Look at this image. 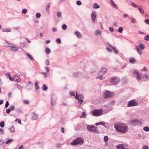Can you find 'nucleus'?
Segmentation results:
<instances>
[{"instance_id": "33", "label": "nucleus", "mask_w": 149, "mask_h": 149, "mask_svg": "<svg viewBox=\"0 0 149 149\" xmlns=\"http://www.w3.org/2000/svg\"><path fill=\"white\" fill-rule=\"evenodd\" d=\"M123 30V28L122 27H120L118 29V31L120 33L122 32Z\"/></svg>"}, {"instance_id": "60", "label": "nucleus", "mask_w": 149, "mask_h": 149, "mask_svg": "<svg viewBox=\"0 0 149 149\" xmlns=\"http://www.w3.org/2000/svg\"><path fill=\"white\" fill-rule=\"evenodd\" d=\"M128 16V15L126 14H124L123 15V17L124 18H125L126 17H127Z\"/></svg>"}, {"instance_id": "28", "label": "nucleus", "mask_w": 149, "mask_h": 149, "mask_svg": "<svg viewBox=\"0 0 149 149\" xmlns=\"http://www.w3.org/2000/svg\"><path fill=\"white\" fill-rule=\"evenodd\" d=\"M50 50L49 48L47 47L45 49V52L47 54H49L50 53Z\"/></svg>"}, {"instance_id": "46", "label": "nucleus", "mask_w": 149, "mask_h": 149, "mask_svg": "<svg viewBox=\"0 0 149 149\" xmlns=\"http://www.w3.org/2000/svg\"><path fill=\"white\" fill-rule=\"evenodd\" d=\"M144 22L148 25H149V20L148 19H146L144 20Z\"/></svg>"}, {"instance_id": "58", "label": "nucleus", "mask_w": 149, "mask_h": 149, "mask_svg": "<svg viewBox=\"0 0 149 149\" xmlns=\"http://www.w3.org/2000/svg\"><path fill=\"white\" fill-rule=\"evenodd\" d=\"M49 60L48 59H47L46 61V64L47 65H49Z\"/></svg>"}, {"instance_id": "40", "label": "nucleus", "mask_w": 149, "mask_h": 149, "mask_svg": "<svg viewBox=\"0 0 149 149\" xmlns=\"http://www.w3.org/2000/svg\"><path fill=\"white\" fill-rule=\"evenodd\" d=\"M40 14L39 13H36V17L37 18H39L40 17Z\"/></svg>"}, {"instance_id": "63", "label": "nucleus", "mask_w": 149, "mask_h": 149, "mask_svg": "<svg viewBox=\"0 0 149 149\" xmlns=\"http://www.w3.org/2000/svg\"><path fill=\"white\" fill-rule=\"evenodd\" d=\"M107 49L110 52H111L112 51V50L108 47H107Z\"/></svg>"}, {"instance_id": "7", "label": "nucleus", "mask_w": 149, "mask_h": 149, "mask_svg": "<svg viewBox=\"0 0 149 149\" xmlns=\"http://www.w3.org/2000/svg\"><path fill=\"white\" fill-rule=\"evenodd\" d=\"M88 130L90 132L94 133H96L98 132V128L97 127L93 126H88L87 127Z\"/></svg>"}, {"instance_id": "26", "label": "nucleus", "mask_w": 149, "mask_h": 149, "mask_svg": "<svg viewBox=\"0 0 149 149\" xmlns=\"http://www.w3.org/2000/svg\"><path fill=\"white\" fill-rule=\"evenodd\" d=\"M42 90L44 91H46L47 89V88L45 84H43L42 88Z\"/></svg>"}, {"instance_id": "36", "label": "nucleus", "mask_w": 149, "mask_h": 149, "mask_svg": "<svg viewBox=\"0 0 149 149\" xmlns=\"http://www.w3.org/2000/svg\"><path fill=\"white\" fill-rule=\"evenodd\" d=\"M57 15L58 17H60L61 16V13L60 12H58L57 13Z\"/></svg>"}, {"instance_id": "42", "label": "nucleus", "mask_w": 149, "mask_h": 149, "mask_svg": "<svg viewBox=\"0 0 149 149\" xmlns=\"http://www.w3.org/2000/svg\"><path fill=\"white\" fill-rule=\"evenodd\" d=\"M0 126L2 127H3L4 126V122L2 121L0 123Z\"/></svg>"}, {"instance_id": "32", "label": "nucleus", "mask_w": 149, "mask_h": 149, "mask_svg": "<svg viewBox=\"0 0 149 149\" xmlns=\"http://www.w3.org/2000/svg\"><path fill=\"white\" fill-rule=\"evenodd\" d=\"M144 39L146 40L149 41V36L148 35L145 36Z\"/></svg>"}, {"instance_id": "31", "label": "nucleus", "mask_w": 149, "mask_h": 149, "mask_svg": "<svg viewBox=\"0 0 149 149\" xmlns=\"http://www.w3.org/2000/svg\"><path fill=\"white\" fill-rule=\"evenodd\" d=\"M27 56L31 60H33V58H32L31 56L29 54L27 53L26 54Z\"/></svg>"}, {"instance_id": "35", "label": "nucleus", "mask_w": 149, "mask_h": 149, "mask_svg": "<svg viewBox=\"0 0 149 149\" xmlns=\"http://www.w3.org/2000/svg\"><path fill=\"white\" fill-rule=\"evenodd\" d=\"M141 71H146V72H147L148 71V70L147 68H146L145 66H144L143 68L141 70Z\"/></svg>"}, {"instance_id": "41", "label": "nucleus", "mask_w": 149, "mask_h": 149, "mask_svg": "<svg viewBox=\"0 0 149 149\" xmlns=\"http://www.w3.org/2000/svg\"><path fill=\"white\" fill-rule=\"evenodd\" d=\"M56 42L58 44L60 43L61 42V40L60 39L58 38L56 39Z\"/></svg>"}, {"instance_id": "44", "label": "nucleus", "mask_w": 149, "mask_h": 149, "mask_svg": "<svg viewBox=\"0 0 149 149\" xmlns=\"http://www.w3.org/2000/svg\"><path fill=\"white\" fill-rule=\"evenodd\" d=\"M13 141V140L12 139H10L8 140V141H6V144H8V143H9L10 142H12Z\"/></svg>"}, {"instance_id": "56", "label": "nucleus", "mask_w": 149, "mask_h": 149, "mask_svg": "<svg viewBox=\"0 0 149 149\" xmlns=\"http://www.w3.org/2000/svg\"><path fill=\"white\" fill-rule=\"evenodd\" d=\"M109 29V31L111 32H113L114 31L113 28L112 27H110Z\"/></svg>"}, {"instance_id": "39", "label": "nucleus", "mask_w": 149, "mask_h": 149, "mask_svg": "<svg viewBox=\"0 0 149 149\" xmlns=\"http://www.w3.org/2000/svg\"><path fill=\"white\" fill-rule=\"evenodd\" d=\"M109 138L108 137V136H105L104 137V141H107L108 140Z\"/></svg>"}, {"instance_id": "1", "label": "nucleus", "mask_w": 149, "mask_h": 149, "mask_svg": "<svg viewBox=\"0 0 149 149\" xmlns=\"http://www.w3.org/2000/svg\"><path fill=\"white\" fill-rule=\"evenodd\" d=\"M115 127L116 131L122 133H125L127 130V127L123 124L115 125Z\"/></svg>"}, {"instance_id": "48", "label": "nucleus", "mask_w": 149, "mask_h": 149, "mask_svg": "<svg viewBox=\"0 0 149 149\" xmlns=\"http://www.w3.org/2000/svg\"><path fill=\"white\" fill-rule=\"evenodd\" d=\"M62 28L63 30H65L67 28V26L65 24H63L62 26Z\"/></svg>"}, {"instance_id": "19", "label": "nucleus", "mask_w": 149, "mask_h": 149, "mask_svg": "<svg viewBox=\"0 0 149 149\" xmlns=\"http://www.w3.org/2000/svg\"><path fill=\"white\" fill-rule=\"evenodd\" d=\"M50 3H49L47 4L46 6V10L47 11H49V8L50 7Z\"/></svg>"}, {"instance_id": "49", "label": "nucleus", "mask_w": 149, "mask_h": 149, "mask_svg": "<svg viewBox=\"0 0 149 149\" xmlns=\"http://www.w3.org/2000/svg\"><path fill=\"white\" fill-rule=\"evenodd\" d=\"M112 49L116 54H117L118 53V51L114 47H112Z\"/></svg>"}, {"instance_id": "53", "label": "nucleus", "mask_w": 149, "mask_h": 149, "mask_svg": "<svg viewBox=\"0 0 149 149\" xmlns=\"http://www.w3.org/2000/svg\"><path fill=\"white\" fill-rule=\"evenodd\" d=\"M45 69H46V71L47 72H48L49 70V67H46L45 68Z\"/></svg>"}, {"instance_id": "38", "label": "nucleus", "mask_w": 149, "mask_h": 149, "mask_svg": "<svg viewBox=\"0 0 149 149\" xmlns=\"http://www.w3.org/2000/svg\"><path fill=\"white\" fill-rule=\"evenodd\" d=\"M143 130L146 131H149V128L148 127H145L144 128Z\"/></svg>"}, {"instance_id": "37", "label": "nucleus", "mask_w": 149, "mask_h": 149, "mask_svg": "<svg viewBox=\"0 0 149 149\" xmlns=\"http://www.w3.org/2000/svg\"><path fill=\"white\" fill-rule=\"evenodd\" d=\"M131 22L133 23H136V19L133 18H132L131 19Z\"/></svg>"}, {"instance_id": "18", "label": "nucleus", "mask_w": 149, "mask_h": 149, "mask_svg": "<svg viewBox=\"0 0 149 149\" xmlns=\"http://www.w3.org/2000/svg\"><path fill=\"white\" fill-rule=\"evenodd\" d=\"M139 47L142 50L144 49L145 48L144 45L142 43H140L139 45Z\"/></svg>"}, {"instance_id": "20", "label": "nucleus", "mask_w": 149, "mask_h": 149, "mask_svg": "<svg viewBox=\"0 0 149 149\" xmlns=\"http://www.w3.org/2000/svg\"><path fill=\"white\" fill-rule=\"evenodd\" d=\"M138 10L139 11L140 13L142 14H143L144 13V12L143 9L139 7H138Z\"/></svg>"}, {"instance_id": "64", "label": "nucleus", "mask_w": 149, "mask_h": 149, "mask_svg": "<svg viewBox=\"0 0 149 149\" xmlns=\"http://www.w3.org/2000/svg\"><path fill=\"white\" fill-rule=\"evenodd\" d=\"M19 149H24L23 148V146L22 145L19 147Z\"/></svg>"}, {"instance_id": "24", "label": "nucleus", "mask_w": 149, "mask_h": 149, "mask_svg": "<svg viewBox=\"0 0 149 149\" xmlns=\"http://www.w3.org/2000/svg\"><path fill=\"white\" fill-rule=\"evenodd\" d=\"M10 131L12 132H15V128L13 126H12L10 128Z\"/></svg>"}, {"instance_id": "9", "label": "nucleus", "mask_w": 149, "mask_h": 149, "mask_svg": "<svg viewBox=\"0 0 149 149\" xmlns=\"http://www.w3.org/2000/svg\"><path fill=\"white\" fill-rule=\"evenodd\" d=\"M117 149H126L127 146L123 144H120L117 146Z\"/></svg>"}, {"instance_id": "50", "label": "nucleus", "mask_w": 149, "mask_h": 149, "mask_svg": "<svg viewBox=\"0 0 149 149\" xmlns=\"http://www.w3.org/2000/svg\"><path fill=\"white\" fill-rule=\"evenodd\" d=\"M81 4V1H78L77 2V4L78 5H80Z\"/></svg>"}, {"instance_id": "21", "label": "nucleus", "mask_w": 149, "mask_h": 149, "mask_svg": "<svg viewBox=\"0 0 149 149\" xmlns=\"http://www.w3.org/2000/svg\"><path fill=\"white\" fill-rule=\"evenodd\" d=\"M101 30H97L95 32V33L96 35H100L101 33Z\"/></svg>"}, {"instance_id": "45", "label": "nucleus", "mask_w": 149, "mask_h": 149, "mask_svg": "<svg viewBox=\"0 0 149 149\" xmlns=\"http://www.w3.org/2000/svg\"><path fill=\"white\" fill-rule=\"evenodd\" d=\"M144 77L146 79H148L149 78V75L147 74H145L144 75Z\"/></svg>"}, {"instance_id": "3", "label": "nucleus", "mask_w": 149, "mask_h": 149, "mask_svg": "<svg viewBox=\"0 0 149 149\" xmlns=\"http://www.w3.org/2000/svg\"><path fill=\"white\" fill-rule=\"evenodd\" d=\"M114 95L113 93L107 91L104 92L103 97L104 98H107L112 97Z\"/></svg>"}, {"instance_id": "55", "label": "nucleus", "mask_w": 149, "mask_h": 149, "mask_svg": "<svg viewBox=\"0 0 149 149\" xmlns=\"http://www.w3.org/2000/svg\"><path fill=\"white\" fill-rule=\"evenodd\" d=\"M143 149H148V147L146 146H144L143 147Z\"/></svg>"}, {"instance_id": "5", "label": "nucleus", "mask_w": 149, "mask_h": 149, "mask_svg": "<svg viewBox=\"0 0 149 149\" xmlns=\"http://www.w3.org/2000/svg\"><path fill=\"white\" fill-rule=\"evenodd\" d=\"M120 81V79L119 78L115 77L111 79L110 82L113 85H116Z\"/></svg>"}, {"instance_id": "23", "label": "nucleus", "mask_w": 149, "mask_h": 149, "mask_svg": "<svg viewBox=\"0 0 149 149\" xmlns=\"http://www.w3.org/2000/svg\"><path fill=\"white\" fill-rule=\"evenodd\" d=\"M96 78L97 79L102 80L103 78V77L102 75L100 74L98 76L96 77Z\"/></svg>"}, {"instance_id": "22", "label": "nucleus", "mask_w": 149, "mask_h": 149, "mask_svg": "<svg viewBox=\"0 0 149 149\" xmlns=\"http://www.w3.org/2000/svg\"><path fill=\"white\" fill-rule=\"evenodd\" d=\"M93 8H100V6L97 3H94L93 5Z\"/></svg>"}, {"instance_id": "57", "label": "nucleus", "mask_w": 149, "mask_h": 149, "mask_svg": "<svg viewBox=\"0 0 149 149\" xmlns=\"http://www.w3.org/2000/svg\"><path fill=\"white\" fill-rule=\"evenodd\" d=\"M79 98L81 99H82L84 98L82 94H80L79 95Z\"/></svg>"}, {"instance_id": "25", "label": "nucleus", "mask_w": 149, "mask_h": 149, "mask_svg": "<svg viewBox=\"0 0 149 149\" xmlns=\"http://www.w3.org/2000/svg\"><path fill=\"white\" fill-rule=\"evenodd\" d=\"M130 63H133L136 62V60L134 58H132L130 59Z\"/></svg>"}, {"instance_id": "10", "label": "nucleus", "mask_w": 149, "mask_h": 149, "mask_svg": "<svg viewBox=\"0 0 149 149\" xmlns=\"http://www.w3.org/2000/svg\"><path fill=\"white\" fill-rule=\"evenodd\" d=\"M107 72V69L106 68H101L100 71L99 72L100 74L103 75Z\"/></svg>"}, {"instance_id": "11", "label": "nucleus", "mask_w": 149, "mask_h": 149, "mask_svg": "<svg viewBox=\"0 0 149 149\" xmlns=\"http://www.w3.org/2000/svg\"><path fill=\"white\" fill-rule=\"evenodd\" d=\"M10 46L11 47V50L12 51H16L19 49V48L18 47H15L13 45H11Z\"/></svg>"}, {"instance_id": "14", "label": "nucleus", "mask_w": 149, "mask_h": 149, "mask_svg": "<svg viewBox=\"0 0 149 149\" xmlns=\"http://www.w3.org/2000/svg\"><path fill=\"white\" fill-rule=\"evenodd\" d=\"M110 1L111 4L116 9H118V7L114 3V1L113 0H110Z\"/></svg>"}, {"instance_id": "17", "label": "nucleus", "mask_w": 149, "mask_h": 149, "mask_svg": "<svg viewBox=\"0 0 149 149\" xmlns=\"http://www.w3.org/2000/svg\"><path fill=\"white\" fill-rule=\"evenodd\" d=\"M136 48L137 50L138 53L140 54H142V52L141 50L139 48L138 46H136Z\"/></svg>"}, {"instance_id": "6", "label": "nucleus", "mask_w": 149, "mask_h": 149, "mask_svg": "<svg viewBox=\"0 0 149 149\" xmlns=\"http://www.w3.org/2000/svg\"><path fill=\"white\" fill-rule=\"evenodd\" d=\"M93 115L94 116H99L102 115V109L95 110L92 112Z\"/></svg>"}, {"instance_id": "61", "label": "nucleus", "mask_w": 149, "mask_h": 149, "mask_svg": "<svg viewBox=\"0 0 149 149\" xmlns=\"http://www.w3.org/2000/svg\"><path fill=\"white\" fill-rule=\"evenodd\" d=\"M83 100H79L78 102L80 103L81 105V103L83 102Z\"/></svg>"}, {"instance_id": "62", "label": "nucleus", "mask_w": 149, "mask_h": 149, "mask_svg": "<svg viewBox=\"0 0 149 149\" xmlns=\"http://www.w3.org/2000/svg\"><path fill=\"white\" fill-rule=\"evenodd\" d=\"M70 95L72 96H74L75 95V93L74 92H72L70 93Z\"/></svg>"}, {"instance_id": "30", "label": "nucleus", "mask_w": 149, "mask_h": 149, "mask_svg": "<svg viewBox=\"0 0 149 149\" xmlns=\"http://www.w3.org/2000/svg\"><path fill=\"white\" fill-rule=\"evenodd\" d=\"M35 85L36 90H38L39 88V84L37 82L35 83Z\"/></svg>"}, {"instance_id": "8", "label": "nucleus", "mask_w": 149, "mask_h": 149, "mask_svg": "<svg viewBox=\"0 0 149 149\" xmlns=\"http://www.w3.org/2000/svg\"><path fill=\"white\" fill-rule=\"evenodd\" d=\"M138 103L135 101V100H132L128 102V107H134L137 106Z\"/></svg>"}, {"instance_id": "47", "label": "nucleus", "mask_w": 149, "mask_h": 149, "mask_svg": "<svg viewBox=\"0 0 149 149\" xmlns=\"http://www.w3.org/2000/svg\"><path fill=\"white\" fill-rule=\"evenodd\" d=\"M27 12V10L26 9H24L22 10V12L23 14H26Z\"/></svg>"}, {"instance_id": "16", "label": "nucleus", "mask_w": 149, "mask_h": 149, "mask_svg": "<svg viewBox=\"0 0 149 149\" xmlns=\"http://www.w3.org/2000/svg\"><path fill=\"white\" fill-rule=\"evenodd\" d=\"M11 30L10 29L5 28L2 29V31L3 32H8L10 31Z\"/></svg>"}, {"instance_id": "43", "label": "nucleus", "mask_w": 149, "mask_h": 149, "mask_svg": "<svg viewBox=\"0 0 149 149\" xmlns=\"http://www.w3.org/2000/svg\"><path fill=\"white\" fill-rule=\"evenodd\" d=\"M131 6L132 7H134L135 8H137L138 7L134 3H132Z\"/></svg>"}, {"instance_id": "15", "label": "nucleus", "mask_w": 149, "mask_h": 149, "mask_svg": "<svg viewBox=\"0 0 149 149\" xmlns=\"http://www.w3.org/2000/svg\"><path fill=\"white\" fill-rule=\"evenodd\" d=\"M75 34L79 38H81V36L80 33L78 31H76L75 32Z\"/></svg>"}, {"instance_id": "27", "label": "nucleus", "mask_w": 149, "mask_h": 149, "mask_svg": "<svg viewBox=\"0 0 149 149\" xmlns=\"http://www.w3.org/2000/svg\"><path fill=\"white\" fill-rule=\"evenodd\" d=\"M15 107L14 105H12L10 106L9 109L11 111L14 110L15 109Z\"/></svg>"}, {"instance_id": "51", "label": "nucleus", "mask_w": 149, "mask_h": 149, "mask_svg": "<svg viewBox=\"0 0 149 149\" xmlns=\"http://www.w3.org/2000/svg\"><path fill=\"white\" fill-rule=\"evenodd\" d=\"M9 105V102L8 101H7L6 102V104H5V107L6 108H7Z\"/></svg>"}, {"instance_id": "4", "label": "nucleus", "mask_w": 149, "mask_h": 149, "mask_svg": "<svg viewBox=\"0 0 149 149\" xmlns=\"http://www.w3.org/2000/svg\"><path fill=\"white\" fill-rule=\"evenodd\" d=\"M133 74L136 75V78L137 79L140 80L143 79L142 75L136 70H134L132 72Z\"/></svg>"}, {"instance_id": "12", "label": "nucleus", "mask_w": 149, "mask_h": 149, "mask_svg": "<svg viewBox=\"0 0 149 149\" xmlns=\"http://www.w3.org/2000/svg\"><path fill=\"white\" fill-rule=\"evenodd\" d=\"M96 15L95 13V12H93L91 14V18L94 22H95V19L96 18Z\"/></svg>"}, {"instance_id": "52", "label": "nucleus", "mask_w": 149, "mask_h": 149, "mask_svg": "<svg viewBox=\"0 0 149 149\" xmlns=\"http://www.w3.org/2000/svg\"><path fill=\"white\" fill-rule=\"evenodd\" d=\"M24 103L25 104H28L29 103V102L28 100H24Z\"/></svg>"}, {"instance_id": "34", "label": "nucleus", "mask_w": 149, "mask_h": 149, "mask_svg": "<svg viewBox=\"0 0 149 149\" xmlns=\"http://www.w3.org/2000/svg\"><path fill=\"white\" fill-rule=\"evenodd\" d=\"M86 116V114L84 112H83L82 113V115L80 117L81 118H83L85 117Z\"/></svg>"}, {"instance_id": "13", "label": "nucleus", "mask_w": 149, "mask_h": 149, "mask_svg": "<svg viewBox=\"0 0 149 149\" xmlns=\"http://www.w3.org/2000/svg\"><path fill=\"white\" fill-rule=\"evenodd\" d=\"M32 117L33 119L37 120L38 118V116L35 113H33Z\"/></svg>"}, {"instance_id": "2", "label": "nucleus", "mask_w": 149, "mask_h": 149, "mask_svg": "<svg viewBox=\"0 0 149 149\" xmlns=\"http://www.w3.org/2000/svg\"><path fill=\"white\" fill-rule=\"evenodd\" d=\"M84 142V140L82 138L79 137L74 140L70 144L71 145H75L78 144H83Z\"/></svg>"}, {"instance_id": "54", "label": "nucleus", "mask_w": 149, "mask_h": 149, "mask_svg": "<svg viewBox=\"0 0 149 149\" xmlns=\"http://www.w3.org/2000/svg\"><path fill=\"white\" fill-rule=\"evenodd\" d=\"M10 111H11L9 109H6V112L9 114L10 113Z\"/></svg>"}, {"instance_id": "29", "label": "nucleus", "mask_w": 149, "mask_h": 149, "mask_svg": "<svg viewBox=\"0 0 149 149\" xmlns=\"http://www.w3.org/2000/svg\"><path fill=\"white\" fill-rule=\"evenodd\" d=\"M19 79V77L17 76L16 75L14 77V81H17V82H19V81L18 80Z\"/></svg>"}, {"instance_id": "59", "label": "nucleus", "mask_w": 149, "mask_h": 149, "mask_svg": "<svg viewBox=\"0 0 149 149\" xmlns=\"http://www.w3.org/2000/svg\"><path fill=\"white\" fill-rule=\"evenodd\" d=\"M75 98L77 100H79V96L77 94V95L75 96Z\"/></svg>"}]
</instances>
